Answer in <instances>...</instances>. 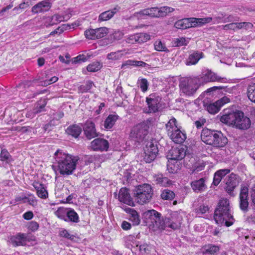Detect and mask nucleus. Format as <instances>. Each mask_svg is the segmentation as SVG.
<instances>
[{
	"instance_id": "f257e3e1",
	"label": "nucleus",
	"mask_w": 255,
	"mask_h": 255,
	"mask_svg": "<svg viewBox=\"0 0 255 255\" xmlns=\"http://www.w3.org/2000/svg\"><path fill=\"white\" fill-rule=\"evenodd\" d=\"M146 216L153 224V226L160 230H165L166 228L174 230L181 226L182 217L177 212H171L163 218L161 214L155 210H148L145 213Z\"/></svg>"
},
{
	"instance_id": "f03ea898",
	"label": "nucleus",
	"mask_w": 255,
	"mask_h": 255,
	"mask_svg": "<svg viewBox=\"0 0 255 255\" xmlns=\"http://www.w3.org/2000/svg\"><path fill=\"white\" fill-rule=\"evenodd\" d=\"M54 157L61 174L64 175L72 174L78 161L76 157L58 150L54 154Z\"/></svg>"
},
{
	"instance_id": "7ed1b4c3",
	"label": "nucleus",
	"mask_w": 255,
	"mask_h": 255,
	"mask_svg": "<svg viewBox=\"0 0 255 255\" xmlns=\"http://www.w3.org/2000/svg\"><path fill=\"white\" fill-rule=\"evenodd\" d=\"M214 218L218 225L225 224L227 227L233 225L234 219L231 212L229 200L223 199L220 200L218 207L215 210Z\"/></svg>"
},
{
	"instance_id": "20e7f679",
	"label": "nucleus",
	"mask_w": 255,
	"mask_h": 255,
	"mask_svg": "<svg viewBox=\"0 0 255 255\" xmlns=\"http://www.w3.org/2000/svg\"><path fill=\"white\" fill-rule=\"evenodd\" d=\"M134 194L137 203L143 205L151 201L153 195V190L151 186L148 184L139 185L136 187Z\"/></svg>"
},
{
	"instance_id": "39448f33",
	"label": "nucleus",
	"mask_w": 255,
	"mask_h": 255,
	"mask_svg": "<svg viewBox=\"0 0 255 255\" xmlns=\"http://www.w3.org/2000/svg\"><path fill=\"white\" fill-rule=\"evenodd\" d=\"M199 80L198 77L181 78L179 83L180 91L186 96H193L201 85Z\"/></svg>"
},
{
	"instance_id": "423d86ee",
	"label": "nucleus",
	"mask_w": 255,
	"mask_h": 255,
	"mask_svg": "<svg viewBox=\"0 0 255 255\" xmlns=\"http://www.w3.org/2000/svg\"><path fill=\"white\" fill-rule=\"evenodd\" d=\"M174 9L169 6H163L147 8L140 10L138 14L141 16L146 15L151 17H160L166 16L168 13L173 12Z\"/></svg>"
},
{
	"instance_id": "0eeeda50",
	"label": "nucleus",
	"mask_w": 255,
	"mask_h": 255,
	"mask_svg": "<svg viewBox=\"0 0 255 255\" xmlns=\"http://www.w3.org/2000/svg\"><path fill=\"white\" fill-rule=\"evenodd\" d=\"M148 127L145 124L140 123L132 128L131 130L129 138L134 142V144L142 142L148 134Z\"/></svg>"
},
{
	"instance_id": "6e6552de",
	"label": "nucleus",
	"mask_w": 255,
	"mask_h": 255,
	"mask_svg": "<svg viewBox=\"0 0 255 255\" xmlns=\"http://www.w3.org/2000/svg\"><path fill=\"white\" fill-rule=\"evenodd\" d=\"M55 214L58 218L67 222L77 223L80 221L78 214L72 208L60 207Z\"/></svg>"
},
{
	"instance_id": "1a4fd4ad",
	"label": "nucleus",
	"mask_w": 255,
	"mask_h": 255,
	"mask_svg": "<svg viewBox=\"0 0 255 255\" xmlns=\"http://www.w3.org/2000/svg\"><path fill=\"white\" fill-rule=\"evenodd\" d=\"M35 237L29 234L18 233L9 238V242L14 247L25 246L27 242L35 241Z\"/></svg>"
},
{
	"instance_id": "9d476101",
	"label": "nucleus",
	"mask_w": 255,
	"mask_h": 255,
	"mask_svg": "<svg viewBox=\"0 0 255 255\" xmlns=\"http://www.w3.org/2000/svg\"><path fill=\"white\" fill-rule=\"evenodd\" d=\"M199 78L200 84H203L208 82H218L221 83H226L227 79L225 77H222L217 75V74L211 71V70H207L200 76Z\"/></svg>"
},
{
	"instance_id": "9b49d317",
	"label": "nucleus",
	"mask_w": 255,
	"mask_h": 255,
	"mask_svg": "<svg viewBox=\"0 0 255 255\" xmlns=\"http://www.w3.org/2000/svg\"><path fill=\"white\" fill-rule=\"evenodd\" d=\"M242 116L241 111H236L235 112L226 110L224 111V114L221 117L220 121L226 124L235 126L237 119Z\"/></svg>"
},
{
	"instance_id": "f8f14e48",
	"label": "nucleus",
	"mask_w": 255,
	"mask_h": 255,
	"mask_svg": "<svg viewBox=\"0 0 255 255\" xmlns=\"http://www.w3.org/2000/svg\"><path fill=\"white\" fill-rule=\"evenodd\" d=\"M249 203V189L246 186L242 185L239 195V207L244 212H248Z\"/></svg>"
},
{
	"instance_id": "ddd939ff",
	"label": "nucleus",
	"mask_w": 255,
	"mask_h": 255,
	"mask_svg": "<svg viewBox=\"0 0 255 255\" xmlns=\"http://www.w3.org/2000/svg\"><path fill=\"white\" fill-rule=\"evenodd\" d=\"M219 130L203 128L201 133V140L207 144L213 146L216 138L215 136H217Z\"/></svg>"
},
{
	"instance_id": "4468645a",
	"label": "nucleus",
	"mask_w": 255,
	"mask_h": 255,
	"mask_svg": "<svg viewBox=\"0 0 255 255\" xmlns=\"http://www.w3.org/2000/svg\"><path fill=\"white\" fill-rule=\"evenodd\" d=\"M161 98L155 94H150L146 98V102L148 105V113H154L158 111L159 104Z\"/></svg>"
},
{
	"instance_id": "2eb2a0df",
	"label": "nucleus",
	"mask_w": 255,
	"mask_h": 255,
	"mask_svg": "<svg viewBox=\"0 0 255 255\" xmlns=\"http://www.w3.org/2000/svg\"><path fill=\"white\" fill-rule=\"evenodd\" d=\"M109 142L105 139L97 138L90 143V149L95 151H107L109 148Z\"/></svg>"
},
{
	"instance_id": "dca6fc26",
	"label": "nucleus",
	"mask_w": 255,
	"mask_h": 255,
	"mask_svg": "<svg viewBox=\"0 0 255 255\" xmlns=\"http://www.w3.org/2000/svg\"><path fill=\"white\" fill-rule=\"evenodd\" d=\"M119 200L121 202L128 205L130 206H134L135 204L130 196L129 190L127 188H122L119 193Z\"/></svg>"
},
{
	"instance_id": "f3484780",
	"label": "nucleus",
	"mask_w": 255,
	"mask_h": 255,
	"mask_svg": "<svg viewBox=\"0 0 255 255\" xmlns=\"http://www.w3.org/2000/svg\"><path fill=\"white\" fill-rule=\"evenodd\" d=\"M51 6L52 3L50 0H44L33 6L31 8V12L34 14L43 13L48 11Z\"/></svg>"
},
{
	"instance_id": "a211bd4d",
	"label": "nucleus",
	"mask_w": 255,
	"mask_h": 255,
	"mask_svg": "<svg viewBox=\"0 0 255 255\" xmlns=\"http://www.w3.org/2000/svg\"><path fill=\"white\" fill-rule=\"evenodd\" d=\"M84 134L88 140H90L98 136L96 131L95 124L91 121H87L83 127Z\"/></svg>"
},
{
	"instance_id": "6ab92c4d",
	"label": "nucleus",
	"mask_w": 255,
	"mask_h": 255,
	"mask_svg": "<svg viewBox=\"0 0 255 255\" xmlns=\"http://www.w3.org/2000/svg\"><path fill=\"white\" fill-rule=\"evenodd\" d=\"M239 184V180L236 175L233 173L231 174L226 183V191L229 194L232 195L234 190Z\"/></svg>"
},
{
	"instance_id": "aec40b11",
	"label": "nucleus",
	"mask_w": 255,
	"mask_h": 255,
	"mask_svg": "<svg viewBox=\"0 0 255 255\" xmlns=\"http://www.w3.org/2000/svg\"><path fill=\"white\" fill-rule=\"evenodd\" d=\"M150 39V35L144 33H136L134 35H130L126 41L129 43L137 42L139 43H144Z\"/></svg>"
},
{
	"instance_id": "412c9836",
	"label": "nucleus",
	"mask_w": 255,
	"mask_h": 255,
	"mask_svg": "<svg viewBox=\"0 0 255 255\" xmlns=\"http://www.w3.org/2000/svg\"><path fill=\"white\" fill-rule=\"evenodd\" d=\"M167 157L170 160H181L185 156V151L183 148H174L170 150Z\"/></svg>"
},
{
	"instance_id": "4be33fe9",
	"label": "nucleus",
	"mask_w": 255,
	"mask_h": 255,
	"mask_svg": "<svg viewBox=\"0 0 255 255\" xmlns=\"http://www.w3.org/2000/svg\"><path fill=\"white\" fill-rule=\"evenodd\" d=\"M242 116L241 115L240 118L237 119L235 126L240 129H247L251 126L250 119L245 116L243 112H241Z\"/></svg>"
},
{
	"instance_id": "5701e85b",
	"label": "nucleus",
	"mask_w": 255,
	"mask_h": 255,
	"mask_svg": "<svg viewBox=\"0 0 255 255\" xmlns=\"http://www.w3.org/2000/svg\"><path fill=\"white\" fill-rule=\"evenodd\" d=\"M190 185L192 190L196 193H201L205 191L207 188L205 180L203 178L192 181Z\"/></svg>"
},
{
	"instance_id": "b1692460",
	"label": "nucleus",
	"mask_w": 255,
	"mask_h": 255,
	"mask_svg": "<svg viewBox=\"0 0 255 255\" xmlns=\"http://www.w3.org/2000/svg\"><path fill=\"white\" fill-rule=\"evenodd\" d=\"M120 7L117 5L111 10H109L101 13L99 15L98 21L101 22L110 20L118 11L120 10Z\"/></svg>"
},
{
	"instance_id": "393cba45",
	"label": "nucleus",
	"mask_w": 255,
	"mask_h": 255,
	"mask_svg": "<svg viewBox=\"0 0 255 255\" xmlns=\"http://www.w3.org/2000/svg\"><path fill=\"white\" fill-rule=\"evenodd\" d=\"M171 139L176 143H182L186 138V134L181 131L179 128L168 135Z\"/></svg>"
},
{
	"instance_id": "a878e982",
	"label": "nucleus",
	"mask_w": 255,
	"mask_h": 255,
	"mask_svg": "<svg viewBox=\"0 0 255 255\" xmlns=\"http://www.w3.org/2000/svg\"><path fill=\"white\" fill-rule=\"evenodd\" d=\"M32 186L36 190L37 195L39 198L46 199L48 197V192L43 184L35 181L32 183Z\"/></svg>"
},
{
	"instance_id": "bb28decb",
	"label": "nucleus",
	"mask_w": 255,
	"mask_h": 255,
	"mask_svg": "<svg viewBox=\"0 0 255 255\" xmlns=\"http://www.w3.org/2000/svg\"><path fill=\"white\" fill-rule=\"evenodd\" d=\"M153 181L156 185L160 186H168L172 184L171 181L162 174H158L153 176Z\"/></svg>"
},
{
	"instance_id": "cd10ccee",
	"label": "nucleus",
	"mask_w": 255,
	"mask_h": 255,
	"mask_svg": "<svg viewBox=\"0 0 255 255\" xmlns=\"http://www.w3.org/2000/svg\"><path fill=\"white\" fill-rule=\"evenodd\" d=\"M202 52L195 51L190 54L188 58L186 59L185 64L187 65H195L199 60L203 57Z\"/></svg>"
},
{
	"instance_id": "c85d7f7f",
	"label": "nucleus",
	"mask_w": 255,
	"mask_h": 255,
	"mask_svg": "<svg viewBox=\"0 0 255 255\" xmlns=\"http://www.w3.org/2000/svg\"><path fill=\"white\" fill-rule=\"evenodd\" d=\"M215 137L216 138L213 147L218 148L223 147L228 142L227 137L221 131H219L218 134Z\"/></svg>"
},
{
	"instance_id": "c756f323",
	"label": "nucleus",
	"mask_w": 255,
	"mask_h": 255,
	"mask_svg": "<svg viewBox=\"0 0 255 255\" xmlns=\"http://www.w3.org/2000/svg\"><path fill=\"white\" fill-rule=\"evenodd\" d=\"M192 27L196 26H201L205 24L210 23L212 20V17H208L205 18H197L194 17L190 18Z\"/></svg>"
},
{
	"instance_id": "7c9ffc66",
	"label": "nucleus",
	"mask_w": 255,
	"mask_h": 255,
	"mask_svg": "<svg viewBox=\"0 0 255 255\" xmlns=\"http://www.w3.org/2000/svg\"><path fill=\"white\" fill-rule=\"evenodd\" d=\"M220 250V248L218 246L213 244H208L204 246L202 249V253L203 255H215Z\"/></svg>"
},
{
	"instance_id": "2f4dec72",
	"label": "nucleus",
	"mask_w": 255,
	"mask_h": 255,
	"mask_svg": "<svg viewBox=\"0 0 255 255\" xmlns=\"http://www.w3.org/2000/svg\"><path fill=\"white\" fill-rule=\"evenodd\" d=\"M190 18H185L179 19L174 23V27L178 29H186L192 27Z\"/></svg>"
},
{
	"instance_id": "473e14b6",
	"label": "nucleus",
	"mask_w": 255,
	"mask_h": 255,
	"mask_svg": "<svg viewBox=\"0 0 255 255\" xmlns=\"http://www.w3.org/2000/svg\"><path fill=\"white\" fill-rule=\"evenodd\" d=\"M66 132L72 137L77 138L82 132V128L77 125H73L67 128Z\"/></svg>"
},
{
	"instance_id": "72a5a7b5",
	"label": "nucleus",
	"mask_w": 255,
	"mask_h": 255,
	"mask_svg": "<svg viewBox=\"0 0 255 255\" xmlns=\"http://www.w3.org/2000/svg\"><path fill=\"white\" fill-rule=\"evenodd\" d=\"M135 237L134 235H128L124 238V245L125 246L129 249H131L132 246L135 245L136 247L139 246V242H137L135 240Z\"/></svg>"
},
{
	"instance_id": "f704fd0d",
	"label": "nucleus",
	"mask_w": 255,
	"mask_h": 255,
	"mask_svg": "<svg viewBox=\"0 0 255 255\" xmlns=\"http://www.w3.org/2000/svg\"><path fill=\"white\" fill-rule=\"evenodd\" d=\"M47 102L45 99H41L38 101L33 109L32 112L34 114H38L45 111V107Z\"/></svg>"
},
{
	"instance_id": "c9c22d12",
	"label": "nucleus",
	"mask_w": 255,
	"mask_h": 255,
	"mask_svg": "<svg viewBox=\"0 0 255 255\" xmlns=\"http://www.w3.org/2000/svg\"><path fill=\"white\" fill-rule=\"evenodd\" d=\"M119 116L116 115H110L104 122V127L107 129L111 128L118 120Z\"/></svg>"
},
{
	"instance_id": "e433bc0d",
	"label": "nucleus",
	"mask_w": 255,
	"mask_h": 255,
	"mask_svg": "<svg viewBox=\"0 0 255 255\" xmlns=\"http://www.w3.org/2000/svg\"><path fill=\"white\" fill-rule=\"evenodd\" d=\"M176 120L173 118L166 124V128L168 135L179 128L176 125Z\"/></svg>"
},
{
	"instance_id": "4c0bfd02",
	"label": "nucleus",
	"mask_w": 255,
	"mask_h": 255,
	"mask_svg": "<svg viewBox=\"0 0 255 255\" xmlns=\"http://www.w3.org/2000/svg\"><path fill=\"white\" fill-rule=\"evenodd\" d=\"M37 79H34L32 81H25L24 82L21 83L17 86V91H18L20 92H23L24 91L23 89L26 90V89H27L31 86H33L34 84L37 83Z\"/></svg>"
},
{
	"instance_id": "58836bf2",
	"label": "nucleus",
	"mask_w": 255,
	"mask_h": 255,
	"mask_svg": "<svg viewBox=\"0 0 255 255\" xmlns=\"http://www.w3.org/2000/svg\"><path fill=\"white\" fill-rule=\"evenodd\" d=\"M221 105H220L217 101L215 102L210 103L206 106L207 110L212 114H215L218 113L221 108Z\"/></svg>"
},
{
	"instance_id": "ea45409f",
	"label": "nucleus",
	"mask_w": 255,
	"mask_h": 255,
	"mask_svg": "<svg viewBox=\"0 0 255 255\" xmlns=\"http://www.w3.org/2000/svg\"><path fill=\"white\" fill-rule=\"evenodd\" d=\"M0 159L1 161H5L6 163H9L12 161V156L5 148L2 149L1 150Z\"/></svg>"
},
{
	"instance_id": "a19ab883",
	"label": "nucleus",
	"mask_w": 255,
	"mask_h": 255,
	"mask_svg": "<svg viewBox=\"0 0 255 255\" xmlns=\"http://www.w3.org/2000/svg\"><path fill=\"white\" fill-rule=\"evenodd\" d=\"M128 219L132 222L133 226L138 225L140 223L139 216L135 210L129 215Z\"/></svg>"
},
{
	"instance_id": "79ce46f5",
	"label": "nucleus",
	"mask_w": 255,
	"mask_h": 255,
	"mask_svg": "<svg viewBox=\"0 0 255 255\" xmlns=\"http://www.w3.org/2000/svg\"><path fill=\"white\" fill-rule=\"evenodd\" d=\"M144 156L143 159L146 163H150L153 161L157 154L150 152L149 149H144Z\"/></svg>"
},
{
	"instance_id": "37998d69",
	"label": "nucleus",
	"mask_w": 255,
	"mask_h": 255,
	"mask_svg": "<svg viewBox=\"0 0 255 255\" xmlns=\"http://www.w3.org/2000/svg\"><path fill=\"white\" fill-rule=\"evenodd\" d=\"M160 196L163 200H171L175 197V193L172 191L167 189L162 192Z\"/></svg>"
},
{
	"instance_id": "c03bdc74",
	"label": "nucleus",
	"mask_w": 255,
	"mask_h": 255,
	"mask_svg": "<svg viewBox=\"0 0 255 255\" xmlns=\"http://www.w3.org/2000/svg\"><path fill=\"white\" fill-rule=\"evenodd\" d=\"M96 39H100L105 37L108 33V29L106 27H100L95 29Z\"/></svg>"
},
{
	"instance_id": "a18cd8bd",
	"label": "nucleus",
	"mask_w": 255,
	"mask_h": 255,
	"mask_svg": "<svg viewBox=\"0 0 255 255\" xmlns=\"http://www.w3.org/2000/svg\"><path fill=\"white\" fill-rule=\"evenodd\" d=\"M154 48L157 51L169 52L165 44L161 40H156L154 43Z\"/></svg>"
},
{
	"instance_id": "49530a36",
	"label": "nucleus",
	"mask_w": 255,
	"mask_h": 255,
	"mask_svg": "<svg viewBox=\"0 0 255 255\" xmlns=\"http://www.w3.org/2000/svg\"><path fill=\"white\" fill-rule=\"evenodd\" d=\"M102 65L99 62L95 61L87 66V69L89 72H95L100 70Z\"/></svg>"
},
{
	"instance_id": "de8ad7c7",
	"label": "nucleus",
	"mask_w": 255,
	"mask_h": 255,
	"mask_svg": "<svg viewBox=\"0 0 255 255\" xmlns=\"http://www.w3.org/2000/svg\"><path fill=\"white\" fill-rule=\"evenodd\" d=\"M93 82L91 81H88L86 82L85 85H81L79 87V91L81 93H86L89 92L92 87Z\"/></svg>"
},
{
	"instance_id": "09e8293b",
	"label": "nucleus",
	"mask_w": 255,
	"mask_h": 255,
	"mask_svg": "<svg viewBox=\"0 0 255 255\" xmlns=\"http://www.w3.org/2000/svg\"><path fill=\"white\" fill-rule=\"evenodd\" d=\"M247 94L250 100L255 103V84L248 87Z\"/></svg>"
},
{
	"instance_id": "8fccbe9b",
	"label": "nucleus",
	"mask_w": 255,
	"mask_h": 255,
	"mask_svg": "<svg viewBox=\"0 0 255 255\" xmlns=\"http://www.w3.org/2000/svg\"><path fill=\"white\" fill-rule=\"evenodd\" d=\"M144 149H149V151L152 152L156 154L158 153V149L156 144H154L151 141H148L147 142L145 147Z\"/></svg>"
},
{
	"instance_id": "3c124183",
	"label": "nucleus",
	"mask_w": 255,
	"mask_h": 255,
	"mask_svg": "<svg viewBox=\"0 0 255 255\" xmlns=\"http://www.w3.org/2000/svg\"><path fill=\"white\" fill-rule=\"evenodd\" d=\"M122 56V54L120 51H118L116 52H111L107 55V58L109 60H116L120 59Z\"/></svg>"
},
{
	"instance_id": "603ef678",
	"label": "nucleus",
	"mask_w": 255,
	"mask_h": 255,
	"mask_svg": "<svg viewBox=\"0 0 255 255\" xmlns=\"http://www.w3.org/2000/svg\"><path fill=\"white\" fill-rule=\"evenodd\" d=\"M95 29H89L84 32L86 38L89 39H96Z\"/></svg>"
},
{
	"instance_id": "864d4df0",
	"label": "nucleus",
	"mask_w": 255,
	"mask_h": 255,
	"mask_svg": "<svg viewBox=\"0 0 255 255\" xmlns=\"http://www.w3.org/2000/svg\"><path fill=\"white\" fill-rule=\"evenodd\" d=\"M236 31L243 28L250 27L252 26V23L250 22H235Z\"/></svg>"
},
{
	"instance_id": "5fc2aeb1",
	"label": "nucleus",
	"mask_w": 255,
	"mask_h": 255,
	"mask_svg": "<svg viewBox=\"0 0 255 255\" xmlns=\"http://www.w3.org/2000/svg\"><path fill=\"white\" fill-rule=\"evenodd\" d=\"M27 229L31 232H35L39 228V224L35 221H31L27 224Z\"/></svg>"
},
{
	"instance_id": "6e6d98bb",
	"label": "nucleus",
	"mask_w": 255,
	"mask_h": 255,
	"mask_svg": "<svg viewBox=\"0 0 255 255\" xmlns=\"http://www.w3.org/2000/svg\"><path fill=\"white\" fill-rule=\"evenodd\" d=\"M88 56L82 55H79L78 56L74 58V63H81L87 61L89 59Z\"/></svg>"
},
{
	"instance_id": "4d7b16f0",
	"label": "nucleus",
	"mask_w": 255,
	"mask_h": 255,
	"mask_svg": "<svg viewBox=\"0 0 255 255\" xmlns=\"http://www.w3.org/2000/svg\"><path fill=\"white\" fill-rule=\"evenodd\" d=\"M59 235L62 237L65 238L67 239L72 240L74 239V236L70 234L65 229H62L59 232Z\"/></svg>"
},
{
	"instance_id": "13d9d810",
	"label": "nucleus",
	"mask_w": 255,
	"mask_h": 255,
	"mask_svg": "<svg viewBox=\"0 0 255 255\" xmlns=\"http://www.w3.org/2000/svg\"><path fill=\"white\" fill-rule=\"evenodd\" d=\"M58 78L56 76H53L51 78L46 77V79L43 81L44 86H47L57 82Z\"/></svg>"
},
{
	"instance_id": "bf43d9fd",
	"label": "nucleus",
	"mask_w": 255,
	"mask_h": 255,
	"mask_svg": "<svg viewBox=\"0 0 255 255\" xmlns=\"http://www.w3.org/2000/svg\"><path fill=\"white\" fill-rule=\"evenodd\" d=\"M139 86L142 92L147 91L148 87V83L146 79H141L139 83Z\"/></svg>"
},
{
	"instance_id": "052dcab7",
	"label": "nucleus",
	"mask_w": 255,
	"mask_h": 255,
	"mask_svg": "<svg viewBox=\"0 0 255 255\" xmlns=\"http://www.w3.org/2000/svg\"><path fill=\"white\" fill-rule=\"evenodd\" d=\"M79 23L74 22L71 24H63L62 25V28L61 32H63L64 30H69L71 29H74L75 27L78 26Z\"/></svg>"
},
{
	"instance_id": "680f3d73",
	"label": "nucleus",
	"mask_w": 255,
	"mask_h": 255,
	"mask_svg": "<svg viewBox=\"0 0 255 255\" xmlns=\"http://www.w3.org/2000/svg\"><path fill=\"white\" fill-rule=\"evenodd\" d=\"M187 44L186 39L184 37L177 38L174 41V44L176 46H181L186 45Z\"/></svg>"
},
{
	"instance_id": "e2e57ef3",
	"label": "nucleus",
	"mask_w": 255,
	"mask_h": 255,
	"mask_svg": "<svg viewBox=\"0 0 255 255\" xmlns=\"http://www.w3.org/2000/svg\"><path fill=\"white\" fill-rule=\"evenodd\" d=\"M230 172V170L229 169H223L218 170L215 173L218 174L219 176H221V178L222 179L227 174L229 173Z\"/></svg>"
},
{
	"instance_id": "0e129e2a",
	"label": "nucleus",
	"mask_w": 255,
	"mask_h": 255,
	"mask_svg": "<svg viewBox=\"0 0 255 255\" xmlns=\"http://www.w3.org/2000/svg\"><path fill=\"white\" fill-rule=\"evenodd\" d=\"M52 20L54 21L55 22L58 23L64 20V17L58 14L53 15L52 16Z\"/></svg>"
},
{
	"instance_id": "69168bd1",
	"label": "nucleus",
	"mask_w": 255,
	"mask_h": 255,
	"mask_svg": "<svg viewBox=\"0 0 255 255\" xmlns=\"http://www.w3.org/2000/svg\"><path fill=\"white\" fill-rule=\"evenodd\" d=\"M221 180H222V178H221V176H219V175H218V174L215 173L212 185H214V186H217L220 183Z\"/></svg>"
},
{
	"instance_id": "338daca9",
	"label": "nucleus",
	"mask_w": 255,
	"mask_h": 255,
	"mask_svg": "<svg viewBox=\"0 0 255 255\" xmlns=\"http://www.w3.org/2000/svg\"><path fill=\"white\" fill-rule=\"evenodd\" d=\"M223 29L225 30L232 29L236 31L235 22H232L229 24L223 25Z\"/></svg>"
},
{
	"instance_id": "774afa93",
	"label": "nucleus",
	"mask_w": 255,
	"mask_h": 255,
	"mask_svg": "<svg viewBox=\"0 0 255 255\" xmlns=\"http://www.w3.org/2000/svg\"><path fill=\"white\" fill-rule=\"evenodd\" d=\"M209 209V208L207 205H201L199 208V213L201 214L206 213Z\"/></svg>"
}]
</instances>
